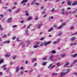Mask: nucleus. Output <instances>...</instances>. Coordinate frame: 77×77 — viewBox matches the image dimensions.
I'll return each mask as SVG.
<instances>
[{"mask_svg":"<svg viewBox=\"0 0 77 77\" xmlns=\"http://www.w3.org/2000/svg\"><path fill=\"white\" fill-rule=\"evenodd\" d=\"M51 42L49 41V42H45L44 43V45L45 46H46L47 45H48V44H50Z\"/></svg>","mask_w":77,"mask_h":77,"instance_id":"f257e3e1","label":"nucleus"},{"mask_svg":"<svg viewBox=\"0 0 77 77\" xmlns=\"http://www.w3.org/2000/svg\"><path fill=\"white\" fill-rule=\"evenodd\" d=\"M3 62H4L3 60H0V64H1L2 63H3Z\"/></svg>","mask_w":77,"mask_h":77,"instance_id":"b1692460","label":"nucleus"},{"mask_svg":"<svg viewBox=\"0 0 77 77\" xmlns=\"http://www.w3.org/2000/svg\"><path fill=\"white\" fill-rule=\"evenodd\" d=\"M67 5L69 6H71V2L69 1L68 2H67Z\"/></svg>","mask_w":77,"mask_h":77,"instance_id":"9b49d317","label":"nucleus"},{"mask_svg":"<svg viewBox=\"0 0 77 77\" xmlns=\"http://www.w3.org/2000/svg\"><path fill=\"white\" fill-rule=\"evenodd\" d=\"M10 42V41H5V42H4V43H6V42H7V43H9V42Z\"/></svg>","mask_w":77,"mask_h":77,"instance_id":"c85d7f7f","label":"nucleus"},{"mask_svg":"<svg viewBox=\"0 0 77 77\" xmlns=\"http://www.w3.org/2000/svg\"><path fill=\"white\" fill-rule=\"evenodd\" d=\"M77 56V53L75 54H74V55H71V57H72L73 58H74V57H76V56Z\"/></svg>","mask_w":77,"mask_h":77,"instance_id":"7ed1b4c3","label":"nucleus"},{"mask_svg":"<svg viewBox=\"0 0 77 77\" xmlns=\"http://www.w3.org/2000/svg\"><path fill=\"white\" fill-rule=\"evenodd\" d=\"M32 71H33V69H32L31 70H30L29 71V73H31V72H32Z\"/></svg>","mask_w":77,"mask_h":77,"instance_id":"a19ab883","label":"nucleus"},{"mask_svg":"<svg viewBox=\"0 0 77 77\" xmlns=\"http://www.w3.org/2000/svg\"><path fill=\"white\" fill-rule=\"evenodd\" d=\"M58 75V73H54L53 74L52 76H55V75Z\"/></svg>","mask_w":77,"mask_h":77,"instance_id":"9d476101","label":"nucleus"},{"mask_svg":"<svg viewBox=\"0 0 77 77\" xmlns=\"http://www.w3.org/2000/svg\"><path fill=\"white\" fill-rule=\"evenodd\" d=\"M8 11H9V12H11V9H9L8 10Z\"/></svg>","mask_w":77,"mask_h":77,"instance_id":"3c124183","label":"nucleus"},{"mask_svg":"<svg viewBox=\"0 0 77 77\" xmlns=\"http://www.w3.org/2000/svg\"><path fill=\"white\" fill-rule=\"evenodd\" d=\"M42 23H40V24H39L38 25H39V26H42Z\"/></svg>","mask_w":77,"mask_h":77,"instance_id":"a18cd8bd","label":"nucleus"},{"mask_svg":"<svg viewBox=\"0 0 77 77\" xmlns=\"http://www.w3.org/2000/svg\"><path fill=\"white\" fill-rule=\"evenodd\" d=\"M33 19V18H32V17H29L27 19V20L28 21H30V20H32Z\"/></svg>","mask_w":77,"mask_h":77,"instance_id":"0eeeda50","label":"nucleus"},{"mask_svg":"<svg viewBox=\"0 0 77 77\" xmlns=\"http://www.w3.org/2000/svg\"><path fill=\"white\" fill-rule=\"evenodd\" d=\"M7 69V67H5L4 68V70H6Z\"/></svg>","mask_w":77,"mask_h":77,"instance_id":"338daca9","label":"nucleus"},{"mask_svg":"<svg viewBox=\"0 0 77 77\" xmlns=\"http://www.w3.org/2000/svg\"><path fill=\"white\" fill-rule=\"evenodd\" d=\"M27 63H28V61L27 60H26L25 62V64H27Z\"/></svg>","mask_w":77,"mask_h":77,"instance_id":"4c0bfd02","label":"nucleus"},{"mask_svg":"<svg viewBox=\"0 0 77 77\" xmlns=\"http://www.w3.org/2000/svg\"><path fill=\"white\" fill-rule=\"evenodd\" d=\"M62 26H65V23H62L61 24Z\"/></svg>","mask_w":77,"mask_h":77,"instance_id":"ea45409f","label":"nucleus"},{"mask_svg":"<svg viewBox=\"0 0 77 77\" xmlns=\"http://www.w3.org/2000/svg\"><path fill=\"white\" fill-rule=\"evenodd\" d=\"M51 65H52V64H51L50 66L48 67V68H50V66H51Z\"/></svg>","mask_w":77,"mask_h":77,"instance_id":"de8ad7c7","label":"nucleus"},{"mask_svg":"<svg viewBox=\"0 0 77 77\" xmlns=\"http://www.w3.org/2000/svg\"><path fill=\"white\" fill-rule=\"evenodd\" d=\"M7 65L5 64V65H4L3 66H2V68H4V67H5V66H6Z\"/></svg>","mask_w":77,"mask_h":77,"instance_id":"8fccbe9b","label":"nucleus"},{"mask_svg":"<svg viewBox=\"0 0 77 77\" xmlns=\"http://www.w3.org/2000/svg\"><path fill=\"white\" fill-rule=\"evenodd\" d=\"M28 33V29H26V35H27Z\"/></svg>","mask_w":77,"mask_h":77,"instance_id":"4be33fe9","label":"nucleus"},{"mask_svg":"<svg viewBox=\"0 0 77 77\" xmlns=\"http://www.w3.org/2000/svg\"><path fill=\"white\" fill-rule=\"evenodd\" d=\"M11 20H12V18L10 17L7 20V21L8 23H9L10 22V21H11Z\"/></svg>","mask_w":77,"mask_h":77,"instance_id":"423d86ee","label":"nucleus"},{"mask_svg":"<svg viewBox=\"0 0 77 77\" xmlns=\"http://www.w3.org/2000/svg\"><path fill=\"white\" fill-rule=\"evenodd\" d=\"M20 69H23V66L21 67Z\"/></svg>","mask_w":77,"mask_h":77,"instance_id":"6e6d98bb","label":"nucleus"},{"mask_svg":"<svg viewBox=\"0 0 77 77\" xmlns=\"http://www.w3.org/2000/svg\"><path fill=\"white\" fill-rule=\"evenodd\" d=\"M46 59H47V57H45L44 58L42 59V60H45Z\"/></svg>","mask_w":77,"mask_h":77,"instance_id":"a878e982","label":"nucleus"},{"mask_svg":"<svg viewBox=\"0 0 77 77\" xmlns=\"http://www.w3.org/2000/svg\"><path fill=\"white\" fill-rule=\"evenodd\" d=\"M54 55H52V56H50L49 59H50V60H51V59H53V58L54 57Z\"/></svg>","mask_w":77,"mask_h":77,"instance_id":"6e6552de","label":"nucleus"},{"mask_svg":"<svg viewBox=\"0 0 77 77\" xmlns=\"http://www.w3.org/2000/svg\"><path fill=\"white\" fill-rule=\"evenodd\" d=\"M36 1V0H34L32 2V5H33L35 3V2Z\"/></svg>","mask_w":77,"mask_h":77,"instance_id":"6ab92c4d","label":"nucleus"},{"mask_svg":"<svg viewBox=\"0 0 77 77\" xmlns=\"http://www.w3.org/2000/svg\"><path fill=\"white\" fill-rule=\"evenodd\" d=\"M51 19H53L54 18V17H53V16H51Z\"/></svg>","mask_w":77,"mask_h":77,"instance_id":"0e129e2a","label":"nucleus"},{"mask_svg":"<svg viewBox=\"0 0 77 77\" xmlns=\"http://www.w3.org/2000/svg\"><path fill=\"white\" fill-rule=\"evenodd\" d=\"M24 22V20H22L20 22L21 23H23Z\"/></svg>","mask_w":77,"mask_h":77,"instance_id":"13d9d810","label":"nucleus"},{"mask_svg":"<svg viewBox=\"0 0 77 77\" xmlns=\"http://www.w3.org/2000/svg\"><path fill=\"white\" fill-rule=\"evenodd\" d=\"M17 27V26L16 25H15L12 26V27L13 28H14V27Z\"/></svg>","mask_w":77,"mask_h":77,"instance_id":"473e14b6","label":"nucleus"},{"mask_svg":"<svg viewBox=\"0 0 77 77\" xmlns=\"http://www.w3.org/2000/svg\"><path fill=\"white\" fill-rule=\"evenodd\" d=\"M15 38H16L15 37H13L12 38L13 40H14V39H15Z\"/></svg>","mask_w":77,"mask_h":77,"instance_id":"4d7b16f0","label":"nucleus"},{"mask_svg":"<svg viewBox=\"0 0 77 77\" xmlns=\"http://www.w3.org/2000/svg\"><path fill=\"white\" fill-rule=\"evenodd\" d=\"M20 45L21 46H24V44H23V42H21L20 43Z\"/></svg>","mask_w":77,"mask_h":77,"instance_id":"a211bd4d","label":"nucleus"},{"mask_svg":"<svg viewBox=\"0 0 77 77\" xmlns=\"http://www.w3.org/2000/svg\"><path fill=\"white\" fill-rule=\"evenodd\" d=\"M3 37H4V38H5V37H6V35L5 34V35H4Z\"/></svg>","mask_w":77,"mask_h":77,"instance_id":"bf43d9fd","label":"nucleus"},{"mask_svg":"<svg viewBox=\"0 0 77 77\" xmlns=\"http://www.w3.org/2000/svg\"><path fill=\"white\" fill-rule=\"evenodd\" d=\"M44 39V38H42L40 39V40H41V41H42V40H43V39Z\"/></svg>","mask_w":77,"mask_h":77,"instance_id":"864d4df0","label":"nucleus"},{"mask_svg":"<svg viewBox=\"0 0 77 77\" xmlns=\"http://www.w3.org/2000/svg\"><path fill=\"white\" fill-rule=\"evenodd\" d=\"M69 72V69H67L65 70V73H66H66H68V72Z\"/></svg>","mask_w":77,"mask_h":77,"instance_id":"ddd939ff","label":"nucleus"},{"mask_svg":"<svg viewBox=\"0 0 77 77\" xmlns=\"http://www.w3.org/2000/svg\"><path fill=\"white\" fill-rule=\"evenodd\" d=\"M66 74V73L62 72L61 73L60 77H63V76H65Z\"/></svg>","mask_w":77,"mask_h":77,"instance_id":"f03ea898","label":"nucleus"},{"mask_svg":"<svg viewBox=\"0 0 77 77\" xmlns=\"http://www.w3.org/2000/svg\"><path fill=\"white\" fill-rule=\"evenodd\" d=\"M67 10H69L70 9H71V8H69H69H67Z\"/></svg>","mask_w":77,"mask_h":77,"instance_id":"49530a36","label":"nucleus"},{"mask_svg":"<svg viewBox=\"0 0 77 77\" xmlns=\"http://www.w3.org/2000/svg\"><path fill=\"white\" fill-rule=\"evenodd\" d=\"M51 53L54 54L56 53V51L54 50H52L50 52Z\"/></svg>","mask_w":77,"mask_h":77,"instance_id":"20e7f679","label":"nucleus"},{"mask_svg":"<svg viewBox=\"0 0 77 77\" xmlns=\"http://www.w3.org/2000/svg\"><path fill=\"white\" fill-rule=\"evenodd\" d=\"M38 17H37L35 19V20H38Z\"/></svg>","mask_w":77,"mask_h":77,"instance_id":"603ef678","label":"nucleus"},{"mask_svg":"<svg viewBox=\"0 0 77 77\" xmlns=\"http://www.w3.org/2000/svg\"><path fill=\"white\" fill-rule=\"evenodd\" d=\"M66 55L65 54H64L63 55H62L61 56L62 57H65Z\"/></svg>","mask_w":77,"mask_h":77,"instance_id":"c756f323","label":"nucleus"},{"mask_svg":"<svg viewBox=\"0 0 77 77\" xmlns=\"http://www.w3.org/2000/svg\"><path fill=\"white\" fill-rule=\"evenodd\" d=\"M0 16L1 17V18H0V19H2V18H3V17H4V15H3V14H1V15H0Z\"/></svg>","mask_w":77,"mask_h":77,"instance_id":"bb28decb","label":"nucleus"},{"mask_svg":"<svg viewBox=\"0 0 77 77\" xmlns=\"http://www.w3.org/2000/svg\"><path fill=\"white\" fill-rule=\"evenodd\" d=\"M39 47V45H36L35 46H34V47L35 48H37V47Z\"/></svg>","mask_w":77,"mask_h":77,"instance_id":"412c9836","label":"nucleus"},{"mask_svg":"<svg viewBox=\"0 0 77 77\" xmlns=\"http://www.w3.org/2000/svg\"><path fill=\"white\" fill-rule=\"evenodd\" d=\"M32 26V25H31V24H30L29 26H28L27 29H29V28H30V26Z\"/></svg>","mask_w":77,"mask_h":77,"instance_id":"7c9ffc66","label":"nucleus"},{"mask_svg":"<svg viewBox=\"0 0 77 77\" xmlns=\"http://www.w3.org/2000/svg\"><path fill=\"white\" fill-rule=\"evenodd\" d=\"M35 5H39V3H38V2H36L35 3Z\"/></svg>","mask_w":77,"mask_h":77,"instance_id":"2f4dec72","label":"nucleus"},{"mask_svg":"<svg viewBox=\"0 0 77 77\" xmlns=\"http://www.w3.org/2000/svg\"><path fill=\"white\" fill-rule=\"evenodd\" d=\"M20 73L22 74V75H23V73H24V72L21 71L20 72Z\"/></svg>","mask_w":77,"mask_h":77,"instance_id":"79ce46f5","label":"nucleus"},{"mask_svg":"<svg viewBox=\"0 0 77 77\" xmlns=\"http://www.w3.org/2000/svg\"><path fill=\"white\" fill-rule=\"evenodd\" d=\"M62 26H60V27H58L57 29H61V28H62Z\"/></svg>","mask_w":77,"mask_h":77,"instance_id":"72a5a7b5","label":"nucleus"},{"mask_svg":"<svg viewBox=\"0 0 77 77\" xmlns=\"http://www.w3.org/2000/svg\"><path fill=\"white\" fill-rule=\"evenodd\" d=\"M36 64H37V63H35L34 64V66H36Z\"/></svg>","mask_w":77,"mask_h":77,"instance_id":"680f3d73","label":"nucleus"},{"mask_svg":"<svg viewBox=\"0 0 77 77\" xmlns=\"http://www.w3.org/2000/svg\"><path fill=\"white\" fill-rule=\"evenodd\" d=\"M77 5V1H75L72 4L73 6H75V5Z\"/></svg>","mask_w":77,"mask_h":77,"instance_id":"39448f33","label":"nucleus"},{"mask_svg":"<svg viewBox=\"0 0 77 77\" xmlns=\"http://www.w3.org/2000/svg\"><path fill=\"white\" fill-rule=\"evenodd\" d=\"M54 66H55V65H54L52 66L50 68V69H53V68H54Z\"/></svg>","mask_w":77,"mask_h":77,"instance_id":"cd10ccee","label":"nucleus"},{"mask_svg":"<svg viewBox=\"0 0 77 77\" xmlns=\"http://www.w3.org/2000/svg\"><path fill=\"white\" fill-rule=\"evenodd\" d=\"M58 36H61L62 35V33H60L57 34Z\"/></svg>","mask_w":77,"mask_h":77,"instance_id":"58836bf2","label":"nucleus"},{"mask_svg":"<svg viewBox=\"0 0 77 77\" xmlns=\"http://www.w3.org/2000/svg\"><path fill=\"white\" fill-rule=\"evenodd\" d=\"M65 12H63L61 13V14H65Z\"/></svg>","mask_w":77,"mask_h":77,"instance_id":"69168bd1","label":"nucleus"},{"mask_svg":"<svg viewBox=\"0 0 77 77\" xmlns=\"http://www.w3.org/2000/svg\"><path fill=\"white\" fill-rule=\"evenodd\" d=\"M57 42L56 41L54 42V44H56Z\"/></svg>","mask_w":77,"mask_h":77,"instance_id":"5fc2aeb1","label":"nucleus"},{"mask_svg":"<svg viewBox=\"0 0 77 77\" xmlns=\"http://www.w3.org/2000/svg\"><path fill=\"white\" fill-rule=\"evenodd\" d=\"M69 63L68 62H67L65 64V65H64V67H66V66H65V65H69Z\"/></svg>","mask_w":77,"mask_h":77,"instance_id":"4468645a","label":"nucleus"},{"mask_svg":"<svg viewBox=\"0 0 77 77\" xmlns=\"http://www.w3.org/2000/svg\"><path fill=\"white\" fill-rule=\"evenodd\" d=\"M25 15L26 16H29V14L28 13H25Z\"/></svg>","mask_w":77,"mask_h":77,"instance_id":"c9c22d12","label":"nucleus"},{"mask_svg":"<svg viewBox=\"0 0 77 77\" xmlns=\"http://www.w3.org/2000/svg\"><path fill=\"white\" fill-rule=\"evenodd\" d=\"M74 26H72L70 27V29H74Z\"/></svg>","mask_w":77,"mask_h":77,"instance_id":"37998d69","label":"nucleus"},{"mask_svg":"<svg viewBox=\"0 0 77 77\" xmlns=\"http://www.w3.org/2000/svg\"><path fill=\"white\" fill-rule=\"evenodd\" d=\"M46 64H47V62H44L42 63L43 65H45Z\"/></svg>","mask_w":77,"mask_h":77,"instance_id":"aec40b11","label":"nucleus"},{"mask_svg":"<svg viewBox=\"0 0 77 77\" xmlns=\"http://www.w3.org/2000/svg\"><path fill=\"white\" fill-rule=\"evenodd\" d=\"M75 62H77V60H75V61L74 62H73V63H75Z\"/></svg>","mask_w":77,"mask_h":77,"instance_id":"e2e57ef3","label":"nucleus"},{"mask_svg":"<svg viewBox=\"0 0 77 77\" xmlns=\"http://www.w3.org/2000/svg\"><path fill=\"white\" fill-rule=\"evenodd\" d=\"M20 11H21L20 10V9H19L18 10H16L15 12L16 14H17L18 13H19V12H20Z\"/></svg>","mask_w":77,"mask_h":77,"instance_id":"dca6fc26","label":"nucleus"},{"mask_svg":"<svg viewBox=\"0 0 77 77\" xmlns=\"http://www.w3.org/2000/svg\"><path fill=\"white\" fill-rule=\"evenodd\" d=\"M65 14L66 15H68V14H69V13L68 12H66V13Z\"/></svg>","mask_w":77,"mask_h":77,"instance_id":"09e8293b","label":"nucleus"},{"mask_svg":"<svg viewBox=\"0 0 77 77\" xmlns=\"http://www.w3.org/2000/svg\"><path fill=\"white\" fill-rule=\"evenodd\" d=\"M43 8H44V7H43V6L41 7L40 8V9H43Z\"/></svg>","mask_w":77,"mask_h":77,"instance_id":"774afa93","label":"nucleus"},{"mask_svg":"<svg viewBox=\"0 0 77 77\" xmlns=\"http://www.w3.org/2000/svg\"><path fill=\"white\" fill-rule=\"evenodd\" d=\"M75 38H74V37H73L72 38H71V41H74V40H75Z\"/></svg>","mask_w":77,"mask_h":77,"instance_id":"5701e85b","label":"nucleus"},{"mask_svg":"<svg viewBox=\"0 0 77 77\" xmlns=\"http://www.w3.org/2000/svg\"><path fill=\"white\" fill-rule=\"evenodd\" d=\"M53 28H50L48 30V32H51V31L53 30Z\"/></svg>","mask_w":77,"mask_h":77,"instance_id":"2eb2a0df","label":"nucleus"},{"mask_svg":"<svg viewBox=\"0 0 77 77\" xmlns=\"http://www.w3.org/2000/svg\"><path fill=\"white\" fill-rule=\"evenodd\" d=\"M1 25H0V30H1V31H2V30H4V29L3 28V27H1Z\"/></svg>","mask_w":77,"mask_h":77,"instance_id":"f8f14e48","label":"nucleus"},{"mask_svg":"<svg viewBox=\"0 0 77 77\" xmlns=\"http://www.w3.org/2000/svg\"><path fill=\"white\" fill-rule=\"evenodd\" d=\"M10 54H7L6 55H5V57H9L10 56Z\"/></svg>","mask_w":77,"mask_h":77,"instance_id":"f3484780","label":"nucleus"},{"mask_svg":"<svg viewBox=\"0 0 77 77\" xmlns=\"http://www.w3.org/2000/svg\"><path fill=\"white\" fill-rule=\"evenodd\" d=\"M27 2V0H23V1L21 3L23 4V3L24 2V3H26Z\"/></svg>","mask_w":77,"mask_h":77,"instance_id":"1a4fd4ad","label":"nucleus"},{"mask_svg":"<svg viewBox=\"0 0 77 77\" xmlns=\"http://www.w3.org/2000/svg\"><path fill=\"white\" fill-rule=\"evenodd\" d=\"M16 57H17V56L14 55L13 57V59H15Z\"/></svg>","mask_w":77,"mask_h":77,"instance_id":"f704fd0d","label":"nucleus"},{"mask_svg":"<svg viewBox=\"0 0 77 77\" xmlns=\"http://www.w3.org/2000/svg\"><path fill=\"white\" fill-rule=\"evenodd\" d=\"M19 70H20V69H19V67L17 68L16 69V72H18V71H19Z\"/></svg>","mask_w":77,"mask_h":77,"instance_id":"393cba45","label":"nucleus"},{"mask_svg":"<svg viewBox=\"0 0 77 77\" xmlns=\"http://www.w3.org/2000/svg\"><path fill=\"white\" fill-rule=\"evenodd\" d=\"M33 60L32 61V62H35V61H36V59H33Z\"/></svg>","mask_w":77,"mask_h":77,"instance_id":"e433bc0d","label":"nucleus"},{"mask_svg":"<svg viewBox=\"0 0 77 77\" xmlns=\"http://www.w3.org/2000/svg\"><path fill=\"white\" fill-rule=\"evenodd\" d=\"M60 63V62H58L56 64V65H58Z\"/></svg>","mask_w":77,"mask_h":77,"instance_id":"052dcab7","label":"nucleus"},{"mask_svg":"<svg viewBox=\"0 0 77 77\" xmlns=\"http://www.w3.org/2000/svg\"><path fill=\"white\" fill-rule=\"evenodd\" d=\"M51 11L52 12H54V8H53L51 10Z\"/></svg>","mask_w":77,"mask_h":77,"instance_id":"c03bdc74","label":"nucleus"}]
</instances>
